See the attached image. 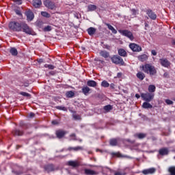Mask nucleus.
<instances>
[{"label": "nucleus", "instance_id": "nucleus-60", "mask_svg": "<svg viewBox=\"0 0 175 175\" xmlns=\"http://www.w3.org/2000/svg\"><path fill=\"white\" fill-rule=\"evenodd\" d=\"M148 27V24L147 23H145V28H147Z\"/></svg>", "mask_w": 175, "mask_h": 175}, {"label": "nucleus", "instance_id": "nucleus-26", "mask_svg": "<svg viewBox=\"0 0 175 175\" xmlns=\"http://www.w3.org/2000/svg\"><path fill=\"white\" fill-rule=\"evenodd\" d=\"M118 53L120 57H126V51L124 49H120L118 51Z\"/></svg>", "mask_w": 175, "mask_h": 175}, {"label": "nucleus", "instance_id": "nucleus-11", "mask_svg": "<svg viewBox=\"0 0 175 175\" xmlns=\"http://www.w3.org/2000/svg\"><path fill=\"white\" fill-rule=\"evenodd\" d=\"M146 14L150 17L151 20H157V14L151 10L146 11Z\"/></svg>", "mask_w": 175, "mask_h": 175}, {"label": "nucleus", "instance_id": "nucleus-4", "mask_svg": "<svg viewBox=\"0 0 175 175\" xmlns=\"http://www.w3.org/2000/svg\"><path fill=\"white\" fill-rule=\"evenodd\" d=\"M21 31L23 32H25V33H27V35H33V31L28 25L24 22L22 23V27H21Z\"/></svg>", "mask_w": 175, "mask_h": 175}, {"label": "nucleus", "instance_id": "nucleus-29", "mask_svg": "<svg viewBox=\"0 0 175 175\" xmlns=\"http://www.w3.org/2000/svg\"><path fill=\"white\" fill-rule=\"evenodd\" d=\"M148 90L149 94H152V92H155V90H157V88L154 85H150L148 86Z\"/></svg>", "mask_w": 175, "mask_h": 175}, {"label": "nucleus", "instance_id": "nucleus-64", "mask_svg": "<svg viewBox=\"0 0 175 175\" xmlns=\"http://www.w3.org/2000/svg\"><path fill=\"white\" fill-rule=\"evenodd\" d=\"M174 159H175V156L174 157Z\"/></svg>", "mask_w": 175, "mask_h": 175}, {"label": "nucleus", "instance_id": "nucleus-40", "mask_svg": "<svg viewBox=\"0 0 175 175\" xmlns=\"http://www.w3.org/2000/svg\"><path fill=\"white\" fill-rule=\"evenodd\" d=\"M44 68H48V69L53 70L55 68V66H54L53 64H45Z\"/></svg>", "mask_w": 175, "mask_h": 175}, {"label": "nucleus", "instance_id": "nucleus-21", "mask_svg": "<svg viewBox=\"0 0 175 175\" xmlns=\"http://www.w3.org/2000/svg\"><path fill=\"white\" fill-rule=\"evenodd\" d=\"M85 174L87 175H98V172L90 169H85Z\"/></svg>", "mask_w": 175, "mask_h": 175}, {"label": "nucleus", "instance_id": "nucleus-58", "mask_svg": "<svg viewBox=\"0 0 175 175\" xmlns=\"http://www.w3.org/2000/svg\"><path fill=\"white\" fill-rule=\"evenodd\" d=\"M100 167L101 168L103 173H105V169H107V168H105V167H101V166H100Z\"/></svg>", "mask_w": 175, "mask_h": 175}, {"label": "nucleus", "instance_id": "nucleus-61", "mask_svg": "<svg viewBox=\"0 0 175 175\" xmlns=\"http://www.w3.org/2000/svg\"><path fill=\"white\" fill-rule=\"evenodd\" d=\"M24 125V123L23 122H21V123H20V126H23Z\"/></svg>", "mask_w": 175, "mask_h": 175}, {"label": "nucleus", "instance_id": "nucleus-63", "mask_svg": "<svg viewBox=\"0 0 175 175\" xmlns=\"http://www.w3.org/2000/svg\"><path fill=\"white\" fill-rule=\"evenodd\" d=\"M126 158H131L130 157H126Z\"/></svg>", "mask_w": 175, "mask_h": 175}, {"label": "nucleus", "instance_id": "nucleus-30", "mask_svg": "<svg viewBox=\"0 0 175 175\" xmlns=\"http://www.w3.org/2000/svg\"><path fill=\"white\" fill-rule=\"evenodd\" d=\"M135 137H137L138 139H144L147 136L145 133H137L134 135Z\"/></svg>", "mask_w": 175, "mask_h": 175}, {"label": "nucleus", "instance_id": "nucleus-53", "mask_svg": "<svg viewBox=\"0 0 175 175\" xmlns=\"http://www.w3.org/2000/svg\"><path fill=\"white\" fill-rule=\"evenodd\" d=\"M151 53L152 55H157V51L155 50H152Z\"/></svg>", "mask_w": 175, "mask_h": 175}, {"label": "nucleus", "instance_id": "nucleus-42", "mask_svg": "<svg viewBox=\"0 0 175 175\" xmlns=\"http://www.w3.org/2000/svg\"><path fill=\"white\" fill-rule=\"evenodd\" d=\"M56 109H57V110H63V111H66V107L64 106H57Z\"/></svg>", "mask_w": 175, "mask_h": 175}, {"label": "nucleus", "instance_id": "nucleus-14", "mask_svg": "<svg viewBox=\"0 0 175 175\" xmlns=\"http://www.w3.org/2000/svg\"><path fill=\"white\" fill-rule=\"evenodd\" d=\"M160 155H167L169 154V149L167 148H163L159 150Z\"/></svg>", "mask_w": 175, "mask_h": 175}, {"label": "nucleus", "instance_id": "nucleus-8", "mask_svg": "<svg viewBox=\"0 0 175 175\" xmlns=\"http://www.w3.org/2000/svg\"><path fill=\"white\" fill-rule=\"evenodd\" d=\"M44 5L46 8H48V9H51V10H53L55 8V3L50 0H46L44 1Z\"/></svg>", "mask_w": 175, "mask_h": 175}, {"label": "nucleus", "instance_id": "nucleus-13", "mask_svg": "<svg viewBox=\"0 0 175 175\" xmlns=\"http://www.w3.org/2000/svg\"><path fill=\"white\" fill-rule=\"evenodd\" d=\"M26 16L28 21H32V20H33V18H35V15L33 14V12L31 11H28L26 13Z\"/></svg>", "mask_w": 175, "mask_h": 175}, {"label": "nucleus", "instance_id": "nucleus-36", "mask_svg": "<svg viewBox=\"0 0 175 175\" xmlns=\"http://www.w3.org/2000/svg\"><path fill=\"white\" fill-rule=\"evenodd\" d=\"M23 132L20 131V130H17L16 129L14 131V135H15V136H23Z\"/></svg>", "mask_w": 175, "mask_h": 175}, {"label": "nucleus", "instance_id": "nucleus-44", "mask_svg": "<svg viewBox=\"0 0 175 175\" xmlns=\"http://www.w3.org/2000/svg\"><path fill=\"white\" fill-rule=\"evenodd\" d=\"M126 173H125V172L122 171V172H116L114 175H126Z\"/></svg>", "mask_w": 175, "mask_h": 175}, {"label": "nucleus", "instance_id": "nucleus-16", "mask_svg": "<svg viewBox=\"0 0 175 175\" xmlns=\"http://www.w3.org/2000/svg\"><path fill=\"white\" fill-rule=\"evenodd\" d=\"M88 87H93L95 88L98 85V83L94 80H89L87 81Z\"/></svg>", "mask_w": 175, "mask_h": 175}, {"label": "nucleus", "instance_id": "nucleus-54", "mask_svg": "<svg viewBox=\"0 0 175 175\" xmlns=\"http://www.w3.org/2000/svg\"><path fill=\"white\" fill-rule=\"evenodd\" d=\"M16 2H18V5H21L23 3L22 0H16Z\"/></svg>", "mask_w": 175, "mask_h": 175}, {"label": "nucleus", "instance_id": "nucleus-25", "mask_svg": "<svg viewBox=\"0 0 175 175\" xmlns=\"http://www.w3.org/2000/svg\"><path fill=\"white\" fill-rule=\"evenodd\" d=\"M138 59H139L142 62H144L148 59V56H147L146 54L141 55L138 57Z\"/></svg>", "mask_w": 175, "mask_h": 175}, {"label": "nucleus", "instance_id": "nucleus-38", "mask_svg": "<svg viewBox=\"0 0 175 175\" xmlns=\"http://www.w3.org/2000/svg\"><path fill=\"white\" fill-rule=\"evenodd\" d=\"M53 29V27L50 25H47L45 27H44L43 31L44 32H50Z\"/></svg>", "mask_w": 175, "mask_h": 175}, {"label": "nucleus", "instance_id": "nucleus-32", "mask_svg": "<svg viewBox=\"0 0 175 175\" xmlns=\"http://www.w3.org/2000/svg\"><path fill=\"white\" fill-rule=\"evenodd\" d=\"M10 54L12 55L16 56L17 54H18V52L17 51V49L16 48H11L10 50Z\"/></svg>", "mask_w": 175, "mask_h": 175}, {"label": "nucleus", "instance_id": "nucleus-49", "mask_svg": "<svg viewBox=\"0 0 175 175\" xmlns=\"http://www.w3.org/2000/svg\"><path fill=\"white\" fill-rule=\"evenodd\" d=\"M109 86L111 90H114V88H116V85L114 83H111Z\"/></svg>", "mask_w": 175, "mask_h": 175}, {"label": "nucleus", "instance_id": "nucleus-31", "mask_svg": "<svg viewBox=\"0 0 175 175\" xmlns=\"http://www.w3.org/2000/svg\"><path fill=\"white\" fill-rule=\"evenodd\" d=\"M106 25L108 29L111 31L112 33H117V30H116V29H114L113 27H112L110 24L107 23Z\"/></svg>", "mask_w": 175, "mask_h": 175}, {"label": "nucleus", "instance_id": "nucleus-15", "mask_svg": "<svg viewBox=\"0 0 175 175\" xmlns=\"http://www.w3.org/2000/svg\"><path fill=\"white\" fill-rule=\"evenodd\" d=\"M82 92L83 93V95H88L91 91V88H90L88 86L85 85L83 86L81 89Z\"/></svg>", "mask_w": 175, "mask_h": 175}, {"label": "nucleus", "instance_id": "nucleus-24", "mask_svg": "<svg viewBox=\"0 0 175 175\" xmlns=\"http://www.w3.org/2000/svg\"><path fill=\"white\" fill-rule=\"evenodd\" d=\"M41 5H42L41 0H33V6H34V8H40Z\"/></svg>", "mask_w": 175, "mask_h": 175}, {"label": "nucleus", "instance_id": "nucleus-52", "mask_svg": "<svg viewBox=\"0 0 175 175\" xmlns=\"http://www.w3.org/2000/svg\"><path fill=\"white\" fill-rule=\"evenodd\" d=\"M53 125H58V121L57 120H53L52 121Z\"/></svg>", "mask_w": 175, "mask_h": 175}, {"label": "nucleus", "instance_id": "nucleus-19", "mask_svg": "<svg viewBox=\"0 0 175 175\" xmlns=\"http://www.w3.org/2000/svg\"><path fill=\"white\" fill-rule=\"evenodd\" d=\"M44 169L46 172H48V173L50 172H54L55 170V169L54 168V165L53 164L46 165L44 167Z\"/></svg>", "mask_w": 175, "mask_h": 175}, {"label": "nucleus", "instance_id": "nucleus-34", "mask_svg": "<svg viewBox=\"0 0 175 175\" xmlns=\"http://www.w3.org/2000/svg\"><path fill=\"white\" fill-rule=\"evenodd\" d=\"M168 172L170 175H175V166L169 167Z\"/></svg>", "mask_w": 175, "mask_h": 175}, {"label": "nucleus", "instance_id": "nucleus-46", "mask_svg": "<svg viewBox=\"0 0 175 175\" xmlns=\"http://www.w3.org/2000/svg\"><path fill=\"white\" fill-rule=\"evenodd\" d=\"M15 13L19 16H23V14H21V11H20L19 10H15Z\"/></svg>", "mask_w": 175, "mask_h": 175}, {"label": "nucleus", "instance_id": "nucleus-9", "mask_svg": "<svg viewBox=\"0 0 175 175\" xmlns=\"http://www.w3.org/2000/svg\"><path fill=\"white\" fill-rule=\"evenodd\" d=\"M155 172H157V169H155L154 167H151V168H148L146 170H144L142 171V173L144 175H148V174H154V173H155Z\"/></svg>", "mask_w": 175, "mask_h": 175}, {"label": "nucleus", "instance_id": "nucleus-28", "mask_svg": "<svg viewBox=\"0 0 175 175\" xmlns=\"http://www.w3.org/2000/svg\"><path fill=\"white\" fill-rule=\"evenodd\" d=\"M142 107L144 109H152V105L146 101L143 103Z\"/></svg>", "mask_w": 175, "mask_h": 175}, {"label": "nucleus", "instance_id": "nucleus-23", "mask_svg": "<svg viewBox=\"0 0 175 175\" xmlns=\"http://www.w3.org/2000/svg\"><path fill=\"white\" fill-rule=\"evenodd\" d=\"M118 142H120V139H111L109 141L110 146H116L118 144Z\"/></svg>", "mask_w": 175, "mask_h": 175}, {"label": "nucleus", "instance_id": "nucleus-12", "mask_svg": "<svg viewBox=\"0 0 175 175\" xmlns=\"http://www.w3.org/2000/svg\"><path fill=\"white\" fill-rule=\"evenodd\" d=\"M65 135H66V132L62 130H58L56 131V136L58 139H62Z\"/></svg>", "mask_w": 175, "mask_h": 175}, {"label": "nucleus", "instance_id": "nucleus-56", "mask_svg": "<svg viewBox=\"0 0 175 175\" xmlns=\"http://www.w3.org/2000/svg\"><path fill=\"white\" fill-rule=\"evenodd\" d=\"M163 77H169V74L167 72H165L163 74Z\"/></svg>", "mask_w": 175, "mask_h": 175}, {"label": "nucleus", "instance_id": "nucleus-59", "mask_svg": "<svg viewBox=\"0 0 175 175\" xmlns=\"http://www.w3.org/2000/svg\"><path fill=\"white\" fill-rule=\"evenodd\" d=\"M133 14H136V10H132Z\"/></svg>", "mask_w": 175, "mask_h": 175}, {"label": "nucleus", "instance_id": "nucleus-41", "mask_svg": "<svg viewBox=\"0 0 175 175\" xmlns=\"http://www.w3.org/2000/svg\"><path fill=\"white\" fill-rule=\"evenodd\" d=\"M113 107H111V105H108L104 107V110H105V111H110V110H112Z\"/></svg>", "mask_w": 175, "mask_h": 175}, {"label": "nucleus", "instance_id": "nucleus-2", "mask_svg": "<svg viewBox=\"0 0 175 175\" xmlns=\"http://www.w3.org/2000/svg\"><path fill=\"white\" fill-rule=\"evenodd\" d=\"M142 70L144 73L150 75V76H155L157 75V69L155 66L150 64H146L142 66Z\"/></svg>", "mask_w": 175, "mask_h": 175}, {"label": "nucleus", "instance_id": "nucleus-62", "mask_svg": "<svg viewBox=\"0 0 175 175\" xmlns=\"http://www.w3.org/2000/svg\"><path fill=\"white\" fill-rule=\"evenodd\" d=\"M79 142H83V140H81V139H79Z\"/></svg>", "mask_w": 175, "mask_h": 175}, {"label": "nucleus", "instance_id": "nucleus-18", "mask_svg": "<svg viewBox=\"0 0 175 175\" xmlns=\"http://www.w3.org/2000/svg\"><path fill=\"white\" fill-rule=\"evenodd\" d=\"M87 32L90 36H92L93 35H95V33L96 32V29L95 27H90L87 29Z\"/></svg>", "mask_w": 175, "mask_h": 175}, {"label": "nucleus", "instance_id": "nucleus-7", "mask_svg": "<svg viewBox=\"0 0 175 175\" xmlns=\"http://www.w3.org/2000/svg\"><path fill=\"white\" fill-rule=\"evenodd\" d=\"M129 48L134 53H139V51H142V46H140L138 44H135V43L130 44H129Z\"/></svg>", "mask_w": 175, "mask_h": 175}, {"label": "nucleus", "instance_id": "nucleus-39", "mask_svg": "<svg viewBox=\"0 0 175 175\" xmlns=\"http://www.w3.org/2000/svg\"><path fill=\"white\" fill-rule=\"evenodd\" d=\"M68 150L70 151V150H73L74 151H79V150H83V147L81 146H77L74 148H68Z\"/></svg>", "mask_w": 175, "mask_h": 175}, {"label": "nucleus", "instance_id": "nucleus-22", "mask_svg": "<svg viewBox=\"0 0 175 175\" xmlns=\"http://www.w3.org/2000/svg\"><path fill=\"white\" fill-rule=\"evenodd\" d=\"M137 79H139V80L143 81L144 80V79L146 78V75L144 73H143L142 72H138L136 75Z\"/></svg>", "mask_w": 175, "mask_h": 175}, {"label": "nucleus", "instance_id": "nucleus-57", "mask_svg": "<svg viewBox=\"0 0 175 175\" xmlns=\"http://www.w3.org/2000/svg\"><path fill=\"white\" fill-rule=\"evenodd\" d=\"M135 98H137V99H139V98H140V95L139 94H136Z\"/></svg>", "mask_w": 175, "mask_h": 175}, {"label": "nucleus", "instance_id": "nucleus-10", "mask_svg": "<svg viewBox=\"0 0 175 175\" xmlns=\"http://www.w3.org/2000/svg\"><path fill=\"white\" fill-rule=\"evenodd\" d=\"M161 65H162L164 68H167L170 66V62L167 60V59L162 58L159 59Z\"/></svg>", "mask_w": 175, "mask_h": 175}, {"label": "nucleus", "instance_id": "nucleus-1", "mask_svg": "<svg viewBox=\"0 0 175 175\" xmlns=\"http://www.w3.org/2000/svg\"><path fill=\"white\" fill-rule=\"evenodd\" d=\"M23 27V22L14 21L10 22L8 28L13 32H21V27Z\"/></svg>", "mask_w": 175, "mask_h": 175}, {"label": "nucleus", "instance_id": "nucleus-55", "mask_svg": "<svg viewBox=\"0 0 175 175\" xmlns=\"http://www.w3.org/2000/svg\"><path fill=\"white\" fill-rule=\"evenodd\" d=\"M103 48L104 49H109L110 48V46L107 45V44H104L103 45Z\"/></svg>", "mask_w": 175, "mask_h": 175}, {"label": "nucleus", "instance_id": "nucleus-43", "mask_svg": "<svg viewBox=\"0 0 175 175\" xmlns=\"http://www.w3.org/2000/svg\"><path fill=\"white\" fill-rule=\"evenodd\" d=\"M20 95H22L23 96H31V94H29V93L27 92H21L20 93Z\"/></svg>", "mask_w": 175, "mask_h": 175}, {"label": "nucleus", "instance_id": "nucleus-33", "mask_svg": "<svg viewBox=\"0 0 175 175\" xmlns=\"http://www.w3.org/2000/svg\"><path fill=\"white\" fill-rule=\"evenodd\" d=\"M101 87H104V88H107L108 87H110V83H109L107 81L104 80L101 82Z\"/></svg>", "mask_w": 175, "mask_h": 175}, {"label": "nucleus", "instance_id": "nucleus-6", "mask_svg": "<svg viewBox=\"0 0 175 175\" xmlns=\"http://www.w3.org/2000/svg\"><path fill=\"white\" fill-rule=\"evenodd\" d=\"M111 62L113 64H115L116 65H124V59H122V57L118 56V55H113L111 58Z\"/></svg>", "mask_w": 175, "mask_h": 175}, {"label": "nucleus", "instance_id": "nucleus-51", "mask_svg": "<svg viewBox=\"0 0 175 175\" xmlns=\"http://www.w3.org/2000/svg\"><path fill=\"white\" fill-rule=\"evenodd\" d=\"M122 76V72H118L116 77L120 79V78H121Z\"/></svg>", "mask_w": 175, "mask_h": 175}, {"label": "nucleus", "instance_id": "nucleus-35", "mask_svg": "<svg viewBox=\"0 0 175 175\" xmlns=\"http://www.w3.org/2000/svg\"><path fill=\"white\" fill-rule=\"evenodd\" d=\"M66 98H73L75 96V92L72 91H68L66 93Z\"/></svg>", "mask_w": 175, "mask_h": 175}, {"label": "nucleus", "instance_id": "nucleus-17", "mask_svg": "<svg viewBox=\"0 0 175 175\" xmlns=\"http://www.w3.org/2000/svg\"><path fill=\"white\" fill-rule=\"evenodd\" d=\"M68 166H72V167H77L79 166V162L76 161H69L67 162Z\"/></svg>", "mask_w": 175, "mask_h": 175}, {"label": "nucleus", "instance_id": "nucleus-48", "mask_svg": "<svg viewBox=\"0 0 175 175\" xmlns=\"http://www.w3.org/2000/svg\"><path fill=\"white\" fill-rule=\"evenodd\" d=\"M165 103H167V105H173V101H172L171 100H169V99H166Z\"/></svg>", "mask_w": 175, "mask_h": 175}, {"label": "nucleus", "instance_id": "nucleus-45", "mask_svg": "<svg viewBox=\"0 0 175 175\" xmlns=\"http://www.w3.org/2000/svg\"><path fill=\"white\" fill-rule=\"evenodd\" d=\"M74 120H81V116L80 115H73Z\"/></svg>", "mask_w": 175, "mask_h": 175}, {"label": "nucleus", "instance_id": "nucleus-47", "mask_svg": "<svg viewBox=\"0 0 175 175\" xmlns=\"http://www.w3.org/2000/svg\"><path fill=\"white\" fill-rule=\"evenodd\" d=\"M70 140H76V135L75 134H72L70 135Z\"/></svg>", "mask_w": 175, "mask_h": 175}, {"label": "nucleus", "instance_id": "nucleus-5", "mask_svg": "<svg viewBox=\"0 0 175 175\" xmlns=\"http://www.w3.org/2000/svg\"><path fill=\"white\" fill-rule=\"evenodd\" d=\"M118 32L122 35V36H126V38L130 39V40H133V39H135L133 34L129 30H118Z\"/></svg>", "mask_w": 175, "mask_h": 175}, {"label": "nucleus", "instance_id": "nucleus-50", "mask_svg": "<svg viewBox=\"0 0 175 175\" xmlns=\"http://www.w3.org/2000/svg\"><path fill=\"white\" fill-rule=\"evenodd\" d=\"M29 117L30 118H33V117H35V113H33V112L30 113L29 114Z\"/></svg>", "mask_w": 175, "mask_h": 175}, {"label": "nucleus", "instance_id": "nucleus-3", "mask_svg": "<svg viewBox=\"0 0 175 175\" xmlns=\"http://www.w3.org/2000/svg\"><path fill=\"white\" fill-rule=\"evenodd\" d=\"M154 93H142L141 98H142L143 100L145 102H151L152 99H154Z\"/></svg>", "mask_w": 175, "mask_h": 175}, {"label": "nucleus", "instance_id": "nucleus-20", "mask_svg": "<svg viewBox=\"0 0 175 175\" xmlns=\"http://www.w3.org/2000/svg\"><path fill=\"white\" fill-rule=\"evenodd\" d=\"M100 55L103 57V58H109L110 57V53L107 52V51H100Z\"/></svg>", "mask_w": 175, "mask_h": 175}, {"label": "nucleus", "instance_id": "nucleus-27", "mask_svg": "<svg viewBox=\"0 0 175 175\" xmlns=\"http://www.w3.org/2000/svg\"><path fill=\"white\" fill-rule=\"evenodd\" d=\"M96 9L97 7L95 5L90 4L88 5V12H94Z\"/></svg>", "mask_w": 175, "mask_h": 175}, {"label": "nucleus", "instance_id": "nucleus-37", "mask_svg": "<svg viewBox=\"0 0 175 175\" xmlns=\"http://www.w3.org/2000/svg\"><path fill=\"white\" fill-rule=\"evenodd\" d=\"M41 16L46 17V18H50L51 15L47 12H41Z\"/></svg>", "mask_w": 175, "mask_h": 175}]
</instances>
